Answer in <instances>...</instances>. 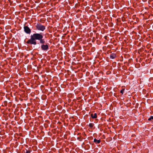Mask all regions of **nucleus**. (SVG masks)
I'll return each instance as SVG.
<instances>
[{
    "instance_id": "1",
    "label": "nucleus",
    "mask_w": 153,
    "mask_h": 153,
    "mask_svg": "<svg viewBox=\"0 0 153 153\" xmlns=\"http://www.w3.org/2000/svg\"><path fill=\"white\" fill-rule=\"evenodd\" d=\"M43 34L40 33H34L33 35L30 36V38H42L43 37Z\"/></svg>"
},
{
    "instance_id": "2",
    "label": "nucleus",
    "mask_w": 153,
    "mask_h": 153,
    "mask_svg": "<svg viewBox=\"0 0 153 153\" xmlns=\"http://www.w3.org/2000/svg\"><path fill=\"white\" fill-rule=\"evenodd\" d=\"M36 27L37 29L38 30L43 31L45 29V27L40 23H38Z\"/></svg>"
},
{
    "instance_id": "3",
    "label": "nucleus",
    "mask_w": 153,
    "mask_h": 153,
    "mask_svg": "<svg viewBox=\"0 0 153 153\" xmlns=\"http://www.w3.org/2000/svg\"><path fill=\"white\" fill-rule=\"evenodd\" d=\"M35 39H30L27 41V44L35 45L36 44Z\"/></svg>"
},
{
    "instance_id": "4",
    "label": "nucleus",
    "mask_w": 153,
    "mask_h": 153,
    "mask_svg": "<svg viewBox=\"0 0 153 153\" xmlns=\"http://www.w3.org/2000/svg\"><path fill=\"white\" fill-rule=\"evenodd\" d=\"M25 32L27 34H30L31 33V30L28 26H24V27Z\"/></svg>"
},
{
    "instance_id": "5",
    "label": "nucleus",
    "mask_w": 153,
    "mask_h": 153,
    "mask_svg": "<svg viewBox=\"0 0 153 153\" xmlns=\"http://www.w3.org/2000/svg\"><path fill=\"white\" fill-rule=\"evenodd\" d=\"M41 48L43 50L47 51L48 49V44H43L41 46Z\"/></svg>"
},
{
    "instance_id": "6",
    "label": "nucleus",
    "mask_w": 153,
    "mask_h": 153,
    "mask_svg": "<svg viewBox=\"0 0 153 153\" xmlns=\"http://www.w3.org/2000/svg\"><path fill=\"white\" fill-rule=\"evenodd\" d=\"M116 54L114 53H112L110 55V57L112 59H114L116 57Z\"/></svg>"
},
{
    "instance_id": "7",
    "label": "nucleus",
    "mask_w": 153,
    "mask_h": 153,
    "mask_svg": "<svg viewBox=\"0 0 153 153\" xmlns=\"http://www.w3.org/2000/svg\"><path fill=\"white\" fill-rule=\"evenodd\" d=\"M94 142L96 144H99L100 142V139L97 140L96 138L94 139Z\"/></svg>"
},
{
    "instance_id": "8",
    "label": "nucleus",
    "mask_w": 153,
    "mask_h": 153,
    "mask_svg": "<svg viewBox=\"0 0 153 153\" xmlns=\"http://www.w3.org/2000/svg\"><path fill=\"white\" fill-rule=\"evenodd\" d=\"M91 116L92 118L95 119L97 118V114L96 113H95L94 114H91Z\"/></svg>"
},
{
    "instance_id": "9",
    "label": "nucleus",
    "mask_w": 153,
    "mask_h": 153,
    "mask_svg": "<svg viewBox=\"0 0 153 153\" xmlns=\"http://www.w3.org/2000/svg\"><path fill=\"white\" fill-rule=\"evenodd\" d=\"M40 39V42L42 43H44L45 42V41L44 39Z\"/></svg>"
},
{
    "instance_id": "10",
    "label": "nucleus",
    "mask_w": 153,
    "mask_h": 153,
    "mask_svg": "<svg viewBox=\"0 0 153 153\" xmlns=\"http://www.w3.org/2000/svg\"><path fill=\"white\" fill-rule=\"evenodd\" d=\"M94 126V124L93 123H90L89 124V126L91 128H92Z\"/></svg>"
},
{
    "instance_id": "11",
    "label": "nucleus",
    "mask_w": 153,
    "mask_h": 153,
    "mask_svg": "<svg viewBox=\"0 0 153 153\" xmlns=\"http://www.w3.org/2000/svg\"><path fill=\"white\" fill-rule=\"evenodd\" d=\"M124 90H125V89H123L121 90V91H120V93L121 94H123Z\"/></svg>"
},
{
    "instance_id": "12",
    "label": "nucleus",
    "mask_w": 153,
    "mask_h": 153,
    "mask_svg": "<svg viewBox=\"0 0 153 153\" xmlns=\"http://www.w3.org/2000/svg\"><path fill=\"white\" fill-rule=\"evenodd\" d=\"M153 120V116H151L150 118H149L148 119V120H149V121L151 120Z\"/></svg>"
},
{
    "instance_id": "13",
    "label": "nucleus",
    "mask_w": 153,
    "mask_h": 153,
    "mask_svg": "<svg viewBox=\"0 0 153 153\" xmlns=\"http://www.w3.org/2000/svg\"><path fill=\"white\" fill-rule=\"evenodd\" d=\"M25 153H30V151H27Z\"/></svg>"
},
{
    "instance_id": "14",
    "label": "nucleus",
    "mask_w": 153,
    "mask_h": 153,
    "mask_svg": "<svg viewBox=\"0 0 153 153\" xmlns=\"http://www.w3.org/2000/svg\"><path fill=\"white\" fill-rule=\"evenodd\" d=\"M94 37H93V39H94Z\"/></svg>"
}]
</instances>
